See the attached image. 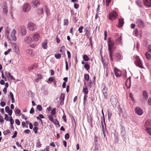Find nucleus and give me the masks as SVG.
Masks as SVG:
<instances>
[{"label":"nucleus","instance_id":"1","mask_svg":"<svg viewBox=\"0 0 151 151\" xmlns=\"http://www.w3.org/2000/svg\"><path fill=\"white\" fill-rule=\"evenodd\" d=\"M134 58L135 60V63L136 65L139 67L142 68V65L139 57L137 55H135L134 56Z\"/></svg>","mask_w":151,"mask_h":151},{"label":"nucleus","instance_id":"2","mask_svg":"<svg viewBox=\"0 0 151 151\" xmlns=\"http://www.w3.org/2000/svg\"><path fill=\"white\" fill-rule=\"evenodd\" d=\"M117 16V14L114 11L111 12L109 15V19L110 20L113 21L116 19Z\"/></svg>","mask_w":151,"mask_h":151},{"label":"nucleus","instance_id":"3","mask_svg":"<svg viewBox=\"0 0 151 151\" xmlns=\"http://www.w3.org/2000/svg\"><path fill=\"white\" fill-rule=\"evenodd\" d=\"M110 101L113 105H116L118 102L116 96L115 95H112L111 97Z\"/></svg>","mask_w":151,"mask_h":151},{"label":"nucleus","instance_id":"4","mask_svg":"<svg viewBox=\"0 0 151 151\" xmlns=\"http://www.w3.org/2000/svg\"><path fill=\"white\" fill-rule=\"evenodd\" d=\"M30 9L31 6L30 4L27 3L24 5L23 8V10L24 12H27L29 11Z\"/></svg>","mask_w":151,"mask_h":151},{"label":"nucleus","instance_id":"5","mask_svg":"<svg viewBox=\"0 0 151 151\" xmlns=\"http://www.w3.org/2000/svg\"><path fill=\"white\" fill-rule=\"evenodd\" d=\"M108 50L109 51H110L111 50L112 48L114 45V42L110 38H109L108 40Z\"/></svg>","mask_w":151,"mask_h":151},{"label":"nucleus","instance_id":"6","mask_svg":"<svg viewBox=\"0 0 151 151\" xmlns=\"http://www.w3.org/2000/svg\"><path fill=\"white\" fill-rule=\"evenodd\" d=\"M27 27L30 30L32 31L35 30L36 28V25L32 22H29L27 24Z\"/></svg>","mask_w":151,"mask_h":151},{"label":"nucleus","instance_id":"7","mask_svg":"<svg viewBox=\"0 0 151 151\" xmlns=\"http://www.w3.org/2000/svg\"><path fill=\"white\" fill-rule=\"evenodd\" d=\"M31 4L32 7H35L40 5V2L39 0H33Z\"/></svg>","mask_w":151,"mask_h":151},{"label":"nucleus","instance_id":"8","mask_svg":"<svg viewBox=\"0 0 151 151\" xmlns=\"http://www.w3.org/2000/svg\"><path fill=\"white\" fill-rule=\"evenodd\" d=\"M136 24L138 26L143 27L144 26V23L143 21L141 19H137L136 20Z\"/></svg>","mask_w":151,"mask_h":151},{"label":"nucleus","instance_id":"9","mask_svg":"<svg viewBox=\"0 0 151 151\" xmlns=\"http://www.w3.org/2000/svg\"><path fill=\"white\" fill-rule=\"evenodd\" d=\"M135 112L139 115H141L143 114L142 110L139 107H136L135 109Z\"/></svg>","mask_w":151,"mask_h":151},{"label":"nucleus","instance_id":"10","mask_svg":"<svg viewBox=\"0 0 151 151\" xmlns=\"http://www.w3.org/2000/svg\"><path fill=\"white\" fill-rule=\"evenodd\" d=\"M114 71L115 75L116 77H119L121 76L122 73L118 69L115 67L114 68Z\"/></svg>","mask_w":151,"mask_h":151},{"label":"nucleus","instance_id":"11","mask_svg":"<svg viewBox=\"0 0 151 151\" xmlns=\"http://www.w3.org/2000/svg\"><path fill=\"white\" fill-rule=\"evenodd\" d=\"M32 37L33 40L35 42L38 41L40 37V35L37 33L34 34L33 35Z\"/></svg>","mask_w":151,"mask_h":151},{"label":"nucleus","instance_id":"12","mask_svg":"<svg viewBox=\"0 0 151 151\" xmlns=\"http://www.w3.org/2000/svg\"><path fill=\"white\" fill-rule=\"evenodd\" d=\"M16 33V30L14 29H13L11 33V36L13 40L14 41L16 40L17 39L16 37L15 36Z\"/></svg>","mask_w":151,"mask_h":151},{"label":"nucleus","instance_id":"13","mask_svg":"<svg viewBox=\"0 0 151 151\" xmlns=\"http://www.w3.org/2000/svg\"><path fill=\"white\" fill-rule=\"evenodd\" d=\"M144 4L146 6L151 7V0H144Z\"/></svg>","mask_w":151,"mask_h":151},{"label":"nucleus","instance_id":"14","mask_svg":"<svg viewBox=\"0 0 151 151\" xmlns=\"http://www.w3.org/2000/svg\"><path fill=\"white\" fill-rule=\"evenodd\" d=\"M131 83L130 77H129L126 80L125 84L127 88H129L130 87Z\"/></svg>","mask_w":151,"mask_h":151},{"label":"nucleus","instance_id":"15","mask_svg":"<svg viewBox=\"0 0 151 151\" xmlns=\"http://www.w3.org/2000/svg\"><path fill=\"white\" fill-rule=\"evenodd\" d=\"M47 40H45V41L42 43V48L44 49H46L47 47Z\"/></svg>","mask_w":151,"mask_h":151},{"label":"nucleus","instance_id":"16","mask_svg":"<svg viewBox=\"0 0 151 151\" xmlns=\"http://www.w3.org/2000/svg\"><path fill=\"white\" fill-rule=\"evenodd\" d=\"M124 23L123 19H119V20L118 27H122L123 26Z\"/></svg>","mask_w":151,"mask_h":151},{"label":"nucleus","instance_id":"17","mask_svg":"<svg viewBox=\"0 0 151 151\" xmlns=\"http://www.w3.org/2000/svg\"><path fill=\"white\" fill-rule=\"evenodd\" d=\"M115 57L118 60H119L123 58V56L119 53H117L116 54Z\"/></svg>","mask_w":151,"mask_h":151},{"label":"nucleus","instance_id":"18","mask_svg":"<svg viewBox=\"0 0 151 151\" xmlns=\"http://www.w3.org/2000/svg\"><path fill=\"white\" fill-rule=\"evenodd\" d=\"M115 42L118 44H120L122 43L121 36L117 37V38L115 40Z\"/></svg>","mask_w":151,"mask_h":151},{"label":"nucleus","instance_id":"19","mask_svg":"<svg viewBox=\"0 0 151 151\" xmlns=\"http://www.w3.org/2000/svg\"><path fill=\"white\" fill-rule=\"evenodd\" d=\"M101 124L102 130L103 132L105 131L106 130V124H104V121L102 120L101 122Z\"/></svg>","mask_w":151,"mask_h":151},{"label":"nucleus","instance_id":"20","mask_svg":"<svg viewBox=\"0 0 151 151\" xmlns=\"http://www.w3.org/2000/svg\"><path fill=\"white\" fill-rule=\"evenodd\" d=\"M65 96L64 93H61V94L60 96V103L61 104L62 103H63V101L64 99Z\"/></svg>","mask_w":151,"mask_h":151},{"label":"nucleus","instance_id":"21","mask_svg":"<svg viewBox=\"0 0 151 151\" xmlns=\"http://www.w3.org/2000/svg\"><path fill=\"white\" fill-rule=\"evenodd\" d=\"M4 8H3V11L4 13L6 14L8 12L7 7L6 6V4L5 2H4Z\"/></svg>","mask_w":151,"mask_h":151},{"label":"nucleus","instance_id":"22","mask_svg":"<svg viewBox=\"0 0 151 151\" xmlns=\"http://www.w3.org/2000/svg\"><path fill=\"white\" fill-rule=\"evenodd\" d=\"M145 126L146 129L147 127H148L151 126V121L150 120L147 121L145 122Z\"/></svg>","mask_w":151,"mask_h":151},{"label":"nucleus","instance_id":"23","mask_svg":"<svg viewBox=\"0 0 151 151\" xmlns=\"http://www.w3.org/2000/svg\"><path fill=\"white\" fill-rule=\"evenodd\" d=\"M33 39L29 37H27L25 38V42L27 43H28L31 42L32 41Z\"/></svg>","mask_w":151,"mask_h":151},{"label":"nucleus","instance_id":"24","mask_svg":"<svg viewBox=\"0 0 151 151\" xmlns=\"http://www.w3.org/2000/svg\"><path fill=\"white\" fill-rule=\"evenodd\" d=\"M21 32L22 35H25L26 33V30L24 27L21 28Z\"/></svg>","mask_w":151,"mask_h":151},{"label":"nucleus","instance_id":"25","mask_svg":"<svg viewBox=\"0 0 151 151\" xmlns=\"http://www.w3.org/2000/svg\"><path fill=\"white\" fill-rule=\"evenodd\" d=\"M142 0H137L136 2L137 5L140 7H141L142 6Z\"/></svg>","mask_w":151,"mask_h":151},{"label":"nucleus","instance_id":"26","mask_svg":"<svg viewBox=\"0 0 151 151\" xmlns=\"http://www.w3.org/2000/svg\"><path fill=\"white\" fill-rule=\"evenodd\" d=\"M102 61V63L104 66H106L108 64V61L106 59H103L101 56Z\"/></svg>","mask_w":151,"mask_h":151},{"label":"nucleus","instance_id":"27","mask_svg":"<svg viewBox=\"0 0 151 151\" xmlns=\"http://www.w3.org/2000/svg\"><path fill=\"white\" fill-rule=\"evenodd\" d=\"M144 98L145 99H147L148 98V94L147 91H144L142 92Z\"/></svg>","mask_w":151,"mask_h":151},{"label":"nucleus","instance_id":"28","mask_svg":"<svg viewBox=\"0 0 151 151\" xmlns=\"http://www.w3.org/2000/svg\"><path fill=\"white\" fill-rule=\"evenodd\" d=\"M14 50L15 52L17 54H18L19 53V48L18 46L17 45H15Z\"/></svg>","mask_w":151,"mask_h":151},{"label":"nucleus","instance_id":"29","mask_svg":"<svg viewBox=\"0 0 151 151\" xmlns=\"http://www.w3.org/2000/svg\"><path fill=\"white\" fill-rule=\"evenodd\" d=\"M27 53L32 56H33L34 54V52L33 51L31 50L28 49L26 51Z\"/></svg>","mask_w":151,"mask_h":151},{"label":"nucleus","instance_id":"30","mask_svg":"<svg viewBox=\"0 0 151 151\" xmlns=\"http://www.w3.org/2000/svg\"><path fill=\"white\" fill-rule=\"evenodd\" d=\"M35 68V65H32L29 66L28 68V70H29L31 71L33 70Z\"/></svg>","mask_w":151,"mask_h":151},{"label":"nucleus","instance_id":"31","mask_svg":"<svg viewBox=\"0 0 151 151\" xmlns=\"http://www.w3.org/2000/svg\"><path fill=\"white\" fill-rule=\"evenodd\" d=\"M146 130L147 133L151 136V128L147 127Z\"/></svg>","mask_w":151,"mask_h":151},{"label":"nucleus","instance_id":"32","mask_svg":"<svg viewBox=\"0 0 151 151\" xmlns=\"http://www.w3.org/2000/svg\"><path fill=\"white\" fill-rule=\"evenodd\" d=\"M83 58L84 60L85 61H88L89 60L88 57L86 55H83Z\"/></svg>","mask_w":151,"mask_h":151},{"label":"nucleus","instance_id":"33","mask_svg":"<svg viewBox=\"0 0 151 151\" xmlns=\"http://www.w3.org/2000/svg\"><path fill=\"white\" fill-rule=\"evenodd\" d=\"M44 9V7L42 8H41V9H39L37 11L38 13L39 14L43 13V12H44V9Z\"/></svg>","mask_w":151,"mask_h":151},{"label":"nucleus","instance_id":"34","mask_svg":"<svg viewBox=\"0 0 151 151\" xmlns=\"http://www.w3.org/2000/svg\"><path fill=\"white\" fill-rule=\"evenodd\" d=\"M44 9V11H45V12L46 14L47 15H48L49 14V10L48 9H47L45 6H44V9Z\"/></svg>","mask_w":151,"mask_h":151},{"label":"nucleus","instance_id":"35","mask_svg":"<svg viewBox=\"0 0 151 151\" xmlns=\"http://www.w3.org/2000/svg\"><path fill=\"white\" fill-rule=\"evenodd\" d=\"M83 91L85 94H87L88 92V90L87 87H85L83 89Z\"/></svg>","mask_w":151,"mask_h":151},{"label":"nucleus","instance_id":"36","mask_svg":"<svg viewBox=\"0 0 151 151\" xmlns=\"http://www.w3.org/2000/svg\"><path fill=\"white\" fill-rule=\"evenodd\" d=\"M145 55L147 59L149 60L151 58L150 55L149 53L147 52L145 53Z\"/></svg>","mask_w":151,"mask_h":151},{"label":"nucleus","instance_id":"37","mask_svg":"<svg viewBox=\"0 0 151 151\" xmlns=\"http://www.w3.org/2000/svg\"><path fill=\"white\" fill-rule=\"evenodd\" d=\"M84 67L87 70H88L90 68V66H89V65H88V64L87 63H86L84 65Z\"/></svg>","mask_w":151,"mask_h":151},{"label":"nucleus","instance_id":"38","mask_svg":"<svg viewBox=\"0 0 151 151\" xmlns=\"http://www.w3.org/2000/svg\"><path fill=\"white\" fill-rule=\"evenodd\" d=\"M10 133V132L9 129H7L3 132V134L4 135H6Z\"/></svg>","mask_w":151,"mask_h":151},{"label":"nucleus","instance_id":"39","mask_svg":"<svg viewBox=\"0 0 151 151\" xmlns=\"http://www.w3.org/2000/svg\"><path fill=\"white\" fill-rule=\"evenodd\" d=\"M56 108H55L52 109L51 111V115L54 116L56 113Z\"/></svg>","mask_w":151,"mask_h":151},{"label":"nucleus","instance_id":"40","mask_svg":"<svg viewBox=\"0 0 151 151\" xmlns=\"http://www.w3.org/2000/svg\"><path fill=\"white\" fill-rule=\"evenodd\" d=\"M37 109L40 111H41L42 110V108L41 105H38L37 107Z\"/></svg>","mask_w":151,"mask_h":151},{"label":"nucleus","instance_id":"41","mask_svg":"<svg viewBox=\"0 0 151 151\" xmlns=\"http://www.w3.org/2000/svg\"><path fill=\"white\" fill-rule=\"evenodd\" d=\"M84 78L86 81H88L89 79V75L88 74H84Z\"/></svg>","mask_w":151,"mask_h":151},{"label":"nucleus","instance_id":"42","mask_svg":"<svg viewBox=\"0 0 151 151\" xmlns=\"http://www.w3.org/2000/svg\"><path fill=\"white\" fill-rule=\"evenodd\" d=\"M55 56L57 59H60L61 57V55L58 53L55 55Z\"/></svg>","mask_w":151,"mask_h":151},{"label":"nucleus","instance_id":"43","mask_svg":"<svg viewBox=\"0 0 151 151\" xmlns=\"http://www.w3.org/2000/svg\"><path fill=\"white\" fill-rule=\"evenodd\" d=\"M10 29L8 27H6V28L5 31L6 34L8 35L9 34V33Z\"/></svg>","mask_w":151,"mask_h":151},{"label":"nucleus","instance_id":"44","mask_svg":"<svg viewBox=\"0 0 151 151\" xmlns=\"http://www.w3.org/2000/svg\"><path fill=\"white\" fill-rule=\"evenodd\" d=\"M20 112L21 111L20 110L18 109H16L15 111V115H17V114H20Z\"/></svg>","mask_w":151,"mask_h":151},{"label":"nucleus","instance_id":"45","mask_svg":"<svg viewBox=\"0 0 151 151\" xmlns=\"http://www.w3.org/2000/svg\"><path fill=\"white\" fill-rule=\"evenodd\" d=\"M52 122L55 124L59 125V122L57 119H55L54 120H53V121H52Z\"/></svg>","mask_w":151,"mask_h":151},{"label":"nucleus","instance_id":"46","mask_svg":"<svg viewBox=\"0 0 151 151\" xmlns=\"http://www.w3.org/2000/svg\"><path fill=\"white\" fill-rule=\"evenodd\" d=\"M65 49V47L64 46H63L61 47V49L60 50V52H64Z\"/></svg>","mask_w":151,"mask_h":151},{"label":"nucleus","instance_id":"47","mask_svg":"<svg viewBox=\"0 0 151 151\" xmlns=\"http://www.w3.org/2000/svg\"><path fill=\"white\" fill-rule=\"evenodd\" d=\"M48 118L50 120L51 122L53 121V118L52 115H50L48 116Z\"/></svg>","mask_w":151,"mask_h":151},{"label":"nucleus","instance_id":"48","mask_svg":"<svg viewBox=\"0 0 151 151\" xmlns=\"http://www.w3.org/2000/svg\"><path fill=\"white\" fill-rule=\"evenodd\" d=\"M38 129V128L37 127H35L33 128V130L35 134H36L37 133V131Z\"/></svg>","mask_w":151,"mask_h":151},{"label":"nucleus","instance_id":"49","mask_svg":"<svg viewBox=\"0 0 151 151\" xmlns=\"http://www.w3.org/2000/svg\"><path fill=\"white\" fill-rule=\"evenodd\" d=\"M5 74L7 77H9L11 75L10 73L9 72H7L6 71L5 73Z\"/></svg>","mask_w":151,"mask_h":151},{"label":"nucleus","instance_id":"50","mask_svg":"<svg viewBox=\"0 0 151 151\" xmlns=\"http://www.w3.org/2000/svg\"><path fill=\"white\" fill-rule=\"evenodd\" d=\"M4 119L6 120V121H9V117L7 115V114H5V117H4Z\"/></svg>","mask_w":151,"mask_h":151},{"label":"nucleus","instance_id":"51","mask_svg":"<svg viewBox=\"0 0 151 151\" xmlns=\"http://www.w3.org/2000/svg\"><path fill=\"white\" fill-rule=\"evenodd\" d=\"M106 91H107V88H104L102 90V92L105 96L106 94Z\"/></svg>","mask_w":151,"mask_h":151},{"label":"nucleus","instance_id":"52","mask_svg":"<svg viewBox=\"0 0 151 151\" xmlns=\"http://www.w3.org/2000/svg\"><path fill=\"white\" fill-rule=\"evenodd\" d=\"M83 26H81L78 29V30L79 31V32L81 33L82 32V29H83Z\"/></svg>","mask_w":151,"mask_h":151},{"label":"nucleus","instance_id":"53","mask_svg":"<svg viewBox=\"0 0 151 151\" xmlns=\"http://www.w3.org/2000/svg\"><path fill=\"white\" fill-rule=\"evenodd\" d=\"M11 50V49H8V50L5 51V52H4V54L5 55H7Z\"/></svg>","mask_w":151,"mask_h":151},{"label":"nucleus","instance_id":"54","mask_svg":"<svg viewBox=\"0 0 151 151\" xmlns=\"http://www.w3.org/2000/svg\"><path fill=\"white\" fill-rule=\"evenodd\" d=\"M65 69L66 70H68V66L67 61H66L65 62Z\"/></svg>","mask_w":151,"mask_h":151},{"label":"nucleus","instance_id":"55","mask_svg":"<svg viewBox=\"0 0 151 151\" xmlns=\"http://www.w3.org/2000/svg\"><path fill=\"white\" fill-rule=\"evenodd\" d=\"M16 124L18 125H19L20 124V122L18 119H16L15 121Z\"/></svg>","mask_w":151,"mask_h":151},{"label":"nucleus","instance_id":"56","mask_svg":"<svg viewBox=\"0 0 151 151\" xmlns=\"http://www.w3.org/2000/svg\"><path fill=\"white\" fill-rule=\"evenodd\" d=\"M135 35L137 36L138 35V30L137 29H135L134 31Z\"/></svg>","mask_w":151,"mask_h":151},{"label":"nucleus","instance_id":"57","mask_svg":"<svg viewBox=\"0 0 151 151\" xmlns=\"http://www.w3.org/2000/svg\"><path fill=\"white\" fill-rule=\"evenodd\" d=\"M0 122L3 123L4 122L3 118L1 116H0Z\"/></svg>","mask_w":151,"mask_h":151},{"label":"nucleus","instance_id":"58","mask_svg":"<svg viewBox=\"0 0 151 151\" xmlns=\"http://www.w3.org/2000/svg\"><path fill=\"white\" fill-rule=\"evenodd\" d=\"M5 110L6 112L7 113L8 112V111L10 110L9 107L8 106H6L5 108Z\"/></svg>","mask_w":151,"mask_h":151},{"label":"nucleus","instance_id":"59","mask_svg":"<svg viewBox=\"0 0 151 151\" xmlns=\"http://www.w3.org/2000/svg\"><path fill=\"white\" fill-rule=\"evenodd\" d=\"M65 137L66 139H68L69 138V134L66 133L65 135Z\"/></svg>","mask_w":151,"mask_h":151},{"label":"nucleus","instance_id":"60","mask_svg":"<svg viewBox=\"0 0 151 151\" xmlns=\"http://www.w3.org/2000/svg\"><path fill=\"white\" fill-rule=\"evenodd\" d=\"M87 97V96H86L85 95L84 96L83 102L84 104H85L86 103V101Z\"/></svg>","mask_w":151,"mask_h":151},{"label":"nucleus","instance_id":"61","mask_svg":"<svg viewBox=\"0 0 151 151\" xmlns=\"http://www.w3.org/2000/svg\"><path fill=\"white\" fill-rule=\"evenodd\" d=\"M68 21L67 19H65L64 20V24L65 25H67L68 24Z\"/></svg>","mask_w":151,"mask_h":151},{"label":"nucleus","instance_id":"62","mask_svg":"<svg viewBox=\"0 0 151 151\" xmlns=\"http://www.w3.org/2000/svg\"><path fill=\"white\" fill-rule=\"evenodd\" d=\"M41 144L39 141H38L37 142L36 146L38 147H41Z\"/></svg>","mask_w":151,"mask_h":151},{"label":"nucleus","instance_id":"63","mask_svg":"<svg viewBox=\"0 0 151 151\" xmlns=\"http://www.w3.org/2000/svg\"><path fill=\"white\" fill-rule=\"evenodd\" d=\"M148 103L149 105L151 106V98H150L149 99Z\"/></svg>","mask_w":151,"mask_h":151},{"label":"nucleus","instance_id":"64","mask_svg":"<svg viewBox=\"0 0 151 151\" xmlns=\"http://www.w3.org/2000/svg\"><path fill=\"white\" fill-rule=\"evenodd\" d=\"M148 50L151 52V45H149L147 47Z\"/></svg>","mask_w":151,"mask_h":151}]
</instances>
